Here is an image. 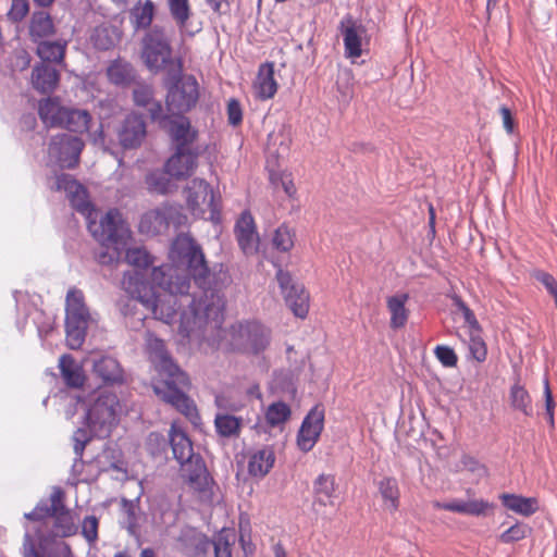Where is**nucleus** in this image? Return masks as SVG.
Segmentation results:
<instances>
[{
	"label": "nucleus",
	"instance_id": "603ef678",
	"mask_svg": "<svg viewBox=\"0 0 557 557\" xmlns=\"http://www.w3.org/2000/svg\"><path fill=\"white\" fill-rule=\"evenodd\" d=\"M469 349L476 361L482 362L486 359L487 348L480 334L471 333Z\"/></svg>",
	"mask_w": 557,
	"mask_h": 557
},
{
	"label": "nucleus",
	"instance_id": "a878e982",
	"mask_svg": "<svg viewBox=\"0 0 557 557\" xmlns=\"http://www.w3.org/2000/svg\"><path fill=\"white\" fill-rule=\"evenodd\" d=\"M275 454L273 449L265 446L252 453L248 460V473L255 478H264L273 468Z\"/></svg>",
	"mask_w": 557,
	"mask_h": 557
},
{
	"label": "nucleus",
	"instance_id": "6e6d98bb",
	"mask_svg": "<svg viewBox=\"0 0 557 557\" xmlns=\"http://www.w3.org/2000/svg\"><path fill=\"white\" fill-rule=\"evenodd\" d=\"M227 120L233 126H237L243 121V110L237 99H230L227 102Z\"/></svg>",
	"mask_w": 557,
	"mask_h": 557
},
{
	"label": "nucleus",
	"instance_id": "bf43d9fd",
	"mask_svg": "<svg viewBox=\"0 0 557 557\" xmlns=\"http://www.w3.org/2000/svg\"><path fill=\"white\" fill-rule=\"evenodd\" d=\"M408 300L407 294L392 296L387 300V307L391 313H404L405 304Z\"/></svg>",
	"mask_w": 557,
	"mask_h": 557
},
{
	"label": "nucleus",
	"instance_id": "20e7f679",
	"mask_svg": "<svg viewBox=\"0 0 557 557\" xmlns=\"http://www.w3.org/2000/svg\"><path fill=\"white\" fill-rule=\"evenodd\" d=\"M52 188L65 190L69 194L72 207L86 218L88 231L102 246L117 244L123 238L125 226L120 211L110 209L97 222V211L88 200L86 189L71 175H58Z\"/></svg>",
	"mask_w": 557,
	"mask_h": 557
},
{
	"label": "nucleus",
	"instance_id": "9b49d317",
	"mask_svg": "<svg viewBox=\"0 0 557 557\" xmlns=\"http://www.w3.org/2000/svg\"><path fill=\"white\" fill-rule=\"evenodd\" d=\"M338 30L343 36L344 53L347 59H358L362 55V44L367 37V28L351 14H346L339 22Z\"/></svg>",
	"mask_w": 557,
	"mask_h": 557
},
{
	"label": "nucleus",
	"instance_id": "2f4dec72",
	"mask_svg": "<svg viewBox=\"0 0 557 557\" xmlns=\"http://www.w3.org/2000/svg\"><path fill=\"white\" fill-rule=\"evenodd\" d=\"M499 498L507 509L525 517L533 515L537 510V500L533 497L504 493Z\"/></svg>",
	"mask_w": 557,
	"mask_h": 557
},
{
	"label": "nucleus",
	"instance_id": "f704fd0d",
	"mask_svg": "<svg viewBox=\"0 0 557 557\" xmlns=\"http://www.w3.org/2000/svg\"><path fill=\"white\" fill-rule=\"evenodd\" d=\"M379 492L383 498L384 505L389 512H395L399 508L400 491L397 480L392 476L383 478L377 483Z\"/></svg>",
	"mask_w": 557,
	"mask_h": 557
},
{
	"label": "nucleus",
	"instance_id": "f3484780",
	"mask_svg": "<svg viewBox=\"0 0 557 557\" xmlns=\"http://www.w3.org/2000/svg\"><path fill=\"white\" fill-rule=\"evenodd\" d=\"M123 284L132 294L133 298L144 306L145 310L151 311L152 313L157 312L161 296L153 285L144 282L137 275L134 277L129 276L128 281L124 277Z\"/></svg>",
	"mask_w": 557,
	"mask_h": 557
},
{
	"label": "nucleus",
	"instance_id": "37998d69",
	"mask_svg": "<svg viewBox=\"0 0 557 557\" xmlns=\"http://www.w3.org/2000/svg\"><path fill=\"white\" fill-rule=\"evenodd\" d=\"M168 175L165 170L149 173L146 177L148 189L161 195L166 194L171 188V178Z\"/></svg>",
	"mask_w": 557,
	"mask_h": 557
},
{
	"label": "nucleus",
	"instance_id": "338daca9",
	"mask_svg": "<svg viewBox=\"0 0 557 557\" xmlns=\"http://www.w3.org/2000/svg\"><path fill=\"white\" fill-rule=\"evenodd\" d=\"M461 463L466 469L470 471H475L479 467V462L473 457L468 455L462 456Z\"/></svg>",
	"mask_w": 557,
	"mask_h": 557
},
{
	"label": "nucleus",
	"instance_id": "f03ea898",
	"mask_svg": "<svg viewBox=\"0 0 557 557\" xmlns=\"http://www.w3.org/2000/svg\"><path fill=\"white\" fill-rule=\"evenodd\" d=\"M180 315L178 334L183 338L208 339V326L218 329L212 344L218 347L225 346L231 349L251 351L258 354L270 343V331L256 320L247 324L232 325L228 331L223 330L224 315Z\"/></svg>",
	"mask_w": 557,
	"mask_h": 557
},
{
	"label": "nucleus",
	"instance_id": "5701e85b",
	"mask_svg": "<svg viewBox=\"0 0 557 557\" xmlns=\"http://www.w3.org/2000/svg\"><path fill=\"white\" fill-rule=\"evenodd\" d=\"M67 107L63 106L59 98H46L39 102L38 114L47 127H60Z\"/></svg>",
	"mask_w": 557,
	"mask_h": 557
},
{
	"label": "nucleus",
	"instance_id": "774afa93",
	"mask_svg": "<svg viewBox=\"0 0 557 557\" xmlns=\"http://www.w3.org/2000/svg\"><path fill=\"white\" fill-rule=\"evenodd\" d=\"M87 444V440L74 441V453L79 459L83 457Z\"/></svg>",
	"mask_w": 557,
	"mask_h": 557
},
{
	"label": "nucleus",
	"instance_id": "e2e57ef3",
	"mask_svg": "<svg viewBox=\"0 0 557 557\" xmlns=\"http://www.w3.org/2000/svg\"><path fill=\"white\" fill-rule=\"evenodd\" d=\"M281 185L289 198H293L296 195V187L289 174H284L281 176Z\"/></svg>",
	"mask_w": 557,
	"mask_h": 557
},
{
	"label": "nucleus",
	"instance_id": "c9c22d12",
	"mask_svg": "<svg viewBox=\"0 0 557 557\" xmlns=\"http://www.w3.org/2000/svg\"><path fill=\"white\" fill-rule=\"evenodd\" d=\"M107 75L112 84L116 86H127L135 78V70L131 63L115 60L109 65Z\"/></svg>",
	"mask_w": 557,
	"mask_h": 557
},
{
	"label": "nucleus",
	"instance_id": "c03bdc74",
	"mask_svg": "<svg viewBox=\"0 0 557 557\" xmlns=\"http://www.w3.org/2000/svg\"><path fill=\"white\" fill-rule=\"evenodd\" d=\"M170 12L175 20L180 30L186 32L187 21L189 18L188 0H169Z\"/></svg>",
	"mask_w": 557,
	"mask_h": 557
},
{
	"label": "nucleus",
	"instance_id": "79ce46f5",
	"mask_svg": "<svg viewBox=\"0 0 557 557\" xmlns=\"http://www.w3.org/2000/svg\"><path fill=\"white\" fill-rule=\"evenodd\" d=\"M290 417V408L283 401L271 404L265 412V420L271 426L285 423Z\"/></svg>",
	"mask_w": 557,
	"mask_h": 557
},
{
	"label": "nucleus",
	"instance_id": "bb28decb",
	"mask_svg": "<svg viewBox=\"0 0 557 557\" xmlns=\"http://www.w3.org/2000/svg\"><path fill=\"white\" fill-rule=\"evenodd\" d=\"M94 372L106 383H122L124 371L120 362L110 356H102L94 362Z\"/></svg>",
	"mask_w": 557,
	"mask_h": 557
},
{
	"label": "nucleus",
	"instance_id": "a211bd4d",
	"mask_svg": "<svg viewBox=\"0 0 557 557\" xmlns=\"http://www.w3.org/2000/svg\"><path fill=\"white\" fill-rule=\"evenodd\" d=\"M181 467L182 476L193 490L203 492L209 487L210 476L200 456L181 463Z\"/></svg>",
	"mask_w": 557,
	"mask_h": 557
},
{
	"label": "nucleus",
	"instance_id": "680f3d73",
	"mask_svg": "<svg viewBox=\"0 0 557 557\" xmlns=\"http://www.w3.org/2000/svg\"><path fill=\"white\" fill-rule=\"evenodd\" d=\"M23 557H44L36 548L35 543L32 541L30 536L26 534L24 543H23Z\"/></svg>",
	"mask_w": 557,
	"mask_h": 557
},
{
	"label": "nucleus",
	"instance_id": "423d86ee",
	"mask_svg": "<svg viewBox=\"0 0 557 557\" xmlns=\"http://www.w3.org/2000/svg\"><path fill=\"white\" fill-rule=\"evenodd\" d=\"M164 87L166 110L180 119L195 108L199 100V84L194 75L183 74L182 58H178L176 65L166 73Z\"/></svg>",
	"mask_w": 557,
	"mask_h": 557
},
{
	"label": "nucleus",
	"instance_id": "6ab92c4d",
	"mask_svg": "<svg viewBox=\"0 0 557 557\" xmlns=\"http://www.w3.org/2000/svg\"><path fill=\"white\" fill-rule=\"evenodd\" d=\"M136 106L146 108L152 121H163L166 116L162 103L153 99V88L147 84H139L133 90Z\"/></svg>",
	"mask_w": 557,
	"mask_h": 557
},
{
	"label": "nucleus",
	"instance_id": "412c9836",
	"mask_svg": "<svg viewBox=\"0 0 557 557\" xmlns=\"http://www.w3.org/2000/svg\"><path fill=\"white\" fill-rule=\"evenodd\" d=\"M60 79V74L57 69L48 63H40L34 66L32 72V85L41 92H52Z\"/></svg>",
	"mask_w": 557,
	"mask_h": 557
},
{
	"label": "nucleus",
	"instance_id": "dca6fc26",
	"mask_svg": "<svg viewBox=\"0 0 557 557\" xmlns=\"http://www.w3.org/2000/svg\"><path fill=\"white\" fill-rule=\"evenodd\" d=\"M146 135V122L141 115L136 113L126 115L117 131L119 141L124 149L138 148Z\"/></svg>",
	"mask_w": 557,
	"mask_h": 557
},
{
	"label": "nucleus",
	"instance_id": "69168bd1",
	"mask_svg": "<svg viewBox=\"0 0 557 557\" xmlns=\"http://www.w3.org/2000/svg\"><path fill=\"white\" fill-rule=\"evenodd\" d=\"M408 315H392L391 318V327L393 330H399L404 327L407 323Z\"/></svg>",
	"mask_w": 557,
	"mask_h": 557
},
{
	"label": "nucleus",
	"instance_id": "f8f14e48",
	"mask_svg": "<svg viewBox=\"0 0 557 557\" xmlns=\"http://www.w3.org/2000/svg\"><path fill=\"white\" fill-rule=\"evenodd\" d=\"M324 428V408L315 405L305 417L297 434V445L304 453L310 451Z\"/></svg>",
	"mask_w": 557,
	"mask_h": 557
},
{
	"label": "nucleus",
	"instance_id": "58836bf2",
	"mask_svg": "<svg viewBox=\"0 0 557 557\" xmlns=\"http://www.w3.org/2000/svg\"><path fill=\"white\" fill-rule=\"evenodd\" d=\"M235 535L230 532H221L212 541L206 543V552H212L213 557H232V542Z\"/></svg>",
	"mask_w": 557,
	"mask_h": 557
},
{
	"label": "nucleus",
	"instance_id": "49530a36",
	"mask_svg": "<svg viewBox=\"0 0 557 557\" xmlns=\"http://www.w3.org/2000/svg\"><path fill=\"white\" fill-rule=\"evenodd\" d=\"M85 297L77 288L69 289L65 298V313H87Z\"/></svg>",
	"mask_w": 557,
	"mask_h": 557
},
{
	"label": "nucleus",
	"instance_id": "aec40b11",
	"mask_svg": "<svg viewBox=\"0 0 557 557\" xmlns=\"http://www.w3.org/2000/svg\"><path fill=\"white\" fill-rule=\"evenodd\" d=\"M65 493L62 488L55 487L50 494L49 500L39 502L36 507L24 515L30 521H44L47 518H53L57 511L62 509Z\"/></svg>",
	"mask_w": 557,
	"mask_h": 557
},
{
	"label": "nucleus",
	"instance_id": "13d9d810",
	"mask_svg": "<svg viewBox=\"0 0 557 557\" xmlns=\"http://www.w3.org/2000/svg\"><path fill=\"white\" fill-rule=\"evenodd\" d=\"M432 506L435 509H443V510L463 515V510L466 508V502L459 500V499H454V500L447 502V503H441L438 500H434L432 503Z\"/></svg>",
	"mask_w": 557,
	"mask_h": 557
},
{
	"label": "nucleus",
	"instance_id": "0eeeda50",
	"mask_svg": "<svg viewBox=\"0 0 557 557\" xmlns=\"http://www.w3.org/2000/svg\"><path fill=\"white\" fill-rule=\"evenodd\" d=\"M141 60L153 74L165 71L169 73L177 63L173 57L172 40L164 27L154 25L141 39Z\"/></svg>",
	"mask_w": 557,
	"mask_h": 557
},
{
	"label": "nucleus",
	"instance_id": "a18cd8bd",
	"mask_svg": "<svg viewBox=\"0 0 557 557\" xmlns=\"http://www.w3.org/2000/svg\"><path fill=\"white\" fill-rule=\"evenodd\" d=\"M125 259L128 264L137 269H146L152 264V257L145 248L141 247L127 249Z\"/></svg>",
	"mask_w": 557,
	"mask_h": 557
},
{
	"label": "nucleus",
	"instance_id": "39448f33",
	"mask_svg": "<svg viewBox=\"0 0 557 557\" xmlns=\"http://www.w3.org/2000/svg\"><path fill=\"white\" fill-rule=\"evenodd\" d=\"M170 135L174 144V153L164 164L165 172L175 180H185L194 174L198 166L201 148L196 145L198 131L191 127L187 117L172 121Z\"/></svg>",
	"mask_w": 557,
	"mask_h": 557
},
{
	"label": "nucleus",
	"instance_id": "e433bc0d",
	"mask_svg": "<svg viewBox=\"0 0 557 557\" xmlns=\"http://www.w3.org/2000/svg\"><path fill=\"white\" fill-rule=\"evenodd\" d=\"M37 44V55L41 59L42 63L53 62L60 63L64 59L66 41H49L40 40Z\"/></svg>",
	"mask_w": 557,
	"mask_h": 557
},
{
	"label": "nucleus",
	"instance_id": "de8ad7c7",
	"mask_svg": "<svg viewBox=\"0 0 557 557\" xmlns=\"http://www.w3.org/2000/svg\"><path fill=\"white\" fill-rule=\"evenodd\" d=\"M530 532L531 528L527 523L517 522L503 532L498 540L504 544H510L525 539Z\"/></svg>",
	"mask_w": 557,
	"mask_h": 557
},
{
	"label": "nucleus",
	"instance_id": "3c124183",
	"mask_svg": "<svg viewBox=\"0 0 557 557\" xmlns=\"http://www.w3.org/2000/svg\"><path fill=\"white\" fill-rule=\"evenodd\" d=\"M434 355L438 361L447 368L456 367L458 357L453 348L445 345H437L434 349Z\"/></svg>",
	"mask_w": 557,
	"mask_h": 557
},
{
	"label": "nucleus",
	"instance_id": "09e8293b",
	"mask_svg": "<svg viewBox=\"0 0 557 557\" xmlns=\"http://www.w3.org/2000/svg\"><path fill=\"white\" fill-rule=\"evenodd\" d=\"M99 520L96 516H87L82 522V535L92 544L98 540Z\"/></svg>",
	"mask_w": 557,
	"mask_h": 557
},
{
	"label": "nucleus",
	"instance_id": "393cba45",
	"mask_svg": "<svg viewBox=\"0 0 557 557\" xmlns=\"http://www.w3.org/2000/svg\"><path fill=\"white\" fill-rule=\"evenodd\" d=\"M89 315H65L66 344L78 349L85 342Z\"/></svg>",
	"mask_w": 557,
	"mask_h": 557
},
{
	"label": "nucleus",
	"instance_id": "b1692460",
	"mask_svg": "<svg viewBox=\"0 0 557 557\" xmlns=\"http://www.w3.org/2000/svg\"><path fill=\"white\" fill-rule=\"evenodd\" d=\"M170 443L174 458L180 463L190 461V459L198 456L194 453L190 440L175 422L171 425Z\"/></svg>",
	"mask_w": 557,
	"mask_h": 557
},
{
	"label": "nucleus",
	"instance_id": "0e129e2a",
	"mask_svg": "<svg viewBox=\"0 0 557 557\" xmlns=\"http://www.w3.org/2000/svg\"><path fill=\"white\" fill-rule=\"evenodd\" d=\"M465 317V327L468 329L469 336H471V333L473 334H480L481 335V327L475 319V315H463Z\"/></svg>",
	"mask_w": 557,
	"mask_h": 557
},
{
	"label": "nucleus",
	"instance_id": "2eb2a0df",
	"mask_svg": "<svg viewBox=\"0 0 557 557\" xmlns=\"http://www.w3.org/2000/svg\"><path fill=\"white\" fill-rule=\"evenodd\" d=\"M234 233L239 248L245 256L258 252L260 238L255 220L249 211H244L235 223Z\"/></svg>",
	"mask_w": 557,
	"mask_h": 557
},
{
	"label": "nucleus",
	"instance_id": "1a4fd4ad",
	"mask_svg": "<svg viewBox=\"0 0 557 557\" xmlns=\"http://www.w3.org/2000/svg\"><path fill=\"white\" fill-rule=\"evenodd\" d=\"M187 207L197 218H202L207 210L211 213V219L220 213L219 205L215 201V195L210 184L202 178H194L185 188Z\"/></svg>",
	"mask_w": 557,
	"mask_h": 557
},
{
	"label": "nucleus",
	"instance_id": "cd10ccee",
	"mask_svg": "<svg viewBox=\"0 0 557 557\" xmlns=\"http://www.w3.org/2000/svg\"><path fill=\"white\" fill-rule=\"evenodd\" d=\"M54 34L55 27L51 15L44 11L34 12L29 23V35L32 40L34 42H38L53 36Z\"/></svg>",
	"mask_w": 557,
	"mask_h": 557
},
{
	"label": "nucleus",
	"instance_id": "473e14b6",
	"mask_svg": "<svg viewBox=\"0 0 557 557\" xmlns=\"http://www.w3.org/2000/svg\"><path fill=\"white\" fill-rule=\"evenodd\" d=\"M214 426L219 436L236 438L240 435L243 419L225 412H218L214 417Z\"/></svg>",
	"mask_w": 557,
	"mask_h": 557
},
{
	"label": "nucleus",
	"instance_id": "c756f323",
	"mask_svg": "<svg viewBox=\"0 0 557 557\" xmlns=\"http://www.w3.org/2000/svg\"><path fill=\"white\" fill-rule=\"evenodd\" d=\"M59 368L65 384L73 388L82 387L85 383V375L81 366L71 355H63L59 360Z\"/></svg>",
	"mask_w": 557,
	"mask_h": 557
},
{
	"label": "nucleus",
	"instance_id": "8fccbe9b",
	"mask_svg": "<svg viewBox=\"0 0 557 557\" xmlns=\"http://www.w3.org/2000/svg\"><path fill=\"white\" fill-rule=\"evenodd\" d=\"M91 41L99 50H109L114 46V41L107 27H97L91 35Z\"/></svg>",
	"mask_w": 557,
	"mask_h": 557
},
{
	"label": "nucleus",
	"instance_id": "864d4df0",
	"mask_svg": "<svg viewBox=\"0 0 557 557\" xmlns=\"http://www.w3.org/2000/svg\"><path fill=\"white\" fill-rule=\"evenodd\" d=\"M493 508V504L484 499H470L466 502L463 515L470 516H485L487 510Z\"/></svg>",
	"mask_w": 557,
	"mask_h": 557
},
{
	"label": "nucleus",
	"instance_id": "4d7b16f0",
	"mask_svg": "<svg viewBox=\"0 0 557 557\" xmlns=\"http://www.w3.org/2000/svg\"><path fill=\"white\" fill-rule=\"evenodd\" d=\"M544 398H545V411H546L547 421H548L550 428H554L555 426V421H554L555 401L553 399V394H552V391L549 387L548 380H545V382H544Z\"/></svg>",
	"mask_w": 557,
	"mask_h": 557
},
{
	"label": "nucleus",
	"instance_id": "72a5a7b5",
	"mask_svg": "<svg viewBox=\"0 0 557 557\" xmlns=\"http://www.w3.org/2000/svg\"><path fill=\"white\" fill-rule=\"evenodd\" d=\"M52 519V536L69 537L76 534L77 525L71 511L65 507L64 502L62 503V509L57 511Z\"/></svg>",
	"mask_w": 557,
	"mask_h": 557
},
{
	"label": "nucleus",
	"instance_id": "4468645a",
	"mask_svg": "<svg viewBox=\"0 0 557 557\" xmlns=\"http://www.w3.org/2000/svg\"><path fill=\"white\" fill-rule=\"evenodd\" d=\"M177 209L173 207H161L149 210L140 218L138 230L145 235H157L165 232L171 224H176Z\"/></svg>",
	"mask_w": 557,
	"mask_h": 557
},
{
	"label": "nucleus",
	"instance_id": "ea45409f",
	"mask_svg": "<svg viewBox=\"0 0 557 557\" xmlns=\"http://www.w3.org/2000/svg\"><path fill=\"white\" fill-rule=\"evenodd\" d=\"M509 398L513 409L521 411L525 416L532 414L531 397L523 386L519 384L511 386Z\"/></svg>",
	"mask_w": 557,
	"mask_h": 557
},
{
	"label": "nucleus",
	"instance_id": "7c9ffc66",
	"mask_svg": "<svg viewBox=\"0 0 557 557\" xmlns=\"http://www.w3.org/2000/svg\"><path fill=\"white\" fill-rule=\"evenodd\" d=\"M335 478L320 474L313 482L314 502L322 506H332L335 498Z\"/></svg>",
	"mask_w": 557,
	"mask_h": 557
},
{
	"label": "nucleus",
	"instance_id": "7ed1b4c3",
	"mask_svg": "<svg viewBox=\"0 0 557 557\" xmlns=\"http://www.w3.org/2000/svg\"><path fill=\"white\" fill-rule=\"evenodd\" d=\"M146 349L149 360L163 377L153 384L156 395L188 419L197 418V408L194 401L184 393V388L189 386L188 375L173 361L164 342L148 334Z\"/></svg>",
	"mask_w": 557,
	"mask_h": 557
},
{
	"label": "nucleus",
	"instance_id": "f257e3e1",
	"mask_svg": "<svg viewBox=\"0 0 557 557\" xmlns=\"http://www.w3.org/2000/svg\"><path fill=\"white\" fill-rule=\"evenodd\" d=\"M169 258L170 264L152 269L153 283L170 296L185 297L190 313H223L222 289L231 282L227 268H209L201 246L187 234L174 238Z\"/></svg>",
	"mask_w": 557,
	"mask_h": 557
},
{
	"label": "nucleus",
	"instance_id": "a19ab883",
	"mask_svg": "<svg viewBox=\"0 0 557 557\" xmlns=\"http://www.w3.org/2000/svg\"><path fill=\"white\" fill-rule=\"evenodd\" d=\"M295 233L286 224L280 225L272 237V245L282 252H287L294 247Z\"/></svg>",
	"mask_w": 557,
	"mask_h": 557
},
{
	"label": "nucleus",
	"instance_id": "4be33fe9",
	"mask_svg": "<svg viewBox=\"0 0 557 557\" xmlns=\"http://www.w3.org/2000/svg\"><path fill=\"white\" fill-rule=\"evenodd\" d=\"M253 89L256 97L260 100L274 97L277 91V83L274 79V64L272 62H265L259 66Z\"/></svg>",
	"mask_w": 557,
	"mask_h": 557
},
{
	"label": "nucleus",
	"instance_id": "c85d7f7f",
	"mask_svg": "<svg viewBox=\"0 0 557 557\" xmlns=\"http://www.w3.org/2000/svg\"><path fill=\"white\" fill-rule=\"evenodd\" d=\"M91 119V114L87 110L67 107L60 128H65L71 133L83 134L88 131Z\"/></svg>",
	"mask_w": 557,
	"mask_h": 557
},
{
	"label": "nucleus",
	"instance_id": "4c0bfd02",
	"mask_svg": "<svg viewBox=\"0 0 557 557\" xmlns=\"http://www.w3.org/2000/svg\"><path fill=\"white\" fill-rule=\"evenodd\" d=\"M153 15L154 4L151 0H146L145 3L138 1L129 12L131 23L136 30L149 28Z\"/></svg>",
	"mask_w": 557,
	"mask_h": 557
},
{
	"label": "nucleus",
	"instance_id": "9d476101",
	"mask_svg": "<svg viewBox=\"0 0 557 557\" xmlns=\"http://www.w3.org/2000/svg\"><path fill=\"white\" fill-rule=\"evenodd\" d=\"M84 143L81 138L69 134H59L51 138L48 154L61 168H74L79 161Z\"/></svg>",
	"mask_w": 557,
	"mask_h": 557
},
{
	"label": "nucleus",
	"instance_id": "052dcab7",
	"mask_svg": "<svg viewBox=\"0 0 557 557\" xmlns=\"http://www.w3.org/2000/svg\"><path fill=\"white\" fill-rule=\"evenodd\" d=\"M499 114L502 116L503 126L508 134H512L515 131V119L509 108L502 106L499 108Z\"/></svg>",
	"mask_w": 557,
	"mask_h": 557
},
{
	"label": "nucleus",
	"instance_id": "6e6552de",
	"mask_svg": "<svg viewBox=\"0 0 557 557\" xmlns=\"http://www.w3.org/2000/svg\"><path fill=\"white\" fill-rule=\"evenodd\" d=\"M122 406L114 393L102 392L88 406L86 421L89 431L98 437H107L117 424Z\"/></svg>",
	"mask_w": 557,
	"mask_h": 557
},
{
	"label": "nucleus",
	"instance_id": "5fc2aeb1",
	"mask_svg": "<svg viewBox=\"0 0 557 557\" xmlns=\"http://www.w3.org/2000/svg\"><path fill=\"white\" fill-rule=\"evenodd\" d=\"M28 12L29 4L27 0H12L8 15L13 22H21L26 17Z\"/></svg>",
	"mask_w": 557,
	"mask_h": 557
},
{
	"label": "nucleus",
	"instance_id": "ddd939ff",
	"mask_svg": "<svg viewBox=\"0 0 557 557\" xmlns=\"http://www.w3.org/2000/svg\"><path fill=\"white\" fill-rule=\"evenodd\" d=\"M276 278L284 295L286 305L293 313H307L309 309V294L301 285L293 282L289 272L278 269Z\"/></svg>",
	"mask_w": 557,
	"mask_h": 557
}]
</instances>
